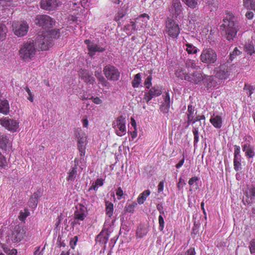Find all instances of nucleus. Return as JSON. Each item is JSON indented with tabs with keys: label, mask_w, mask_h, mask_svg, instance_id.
I'll list each match as a JSON object with an SVG mask.
<instances>
[{
	"label": "nucleus",
	"mask_w": 255,
	"mask_h": 255,
	"mask_svg": "<svg viewBox=\"0 0 255 255\" xmlns=\"http://www.w3.org/2000/svg\"><path fill=\"white\" fill-rule=\"evenodd\" d=\"M150 191L149 190H146L141 193L137 198V201L139 204H142L145 201L147 197L150 194Z\"/></svg>",
	"instance_id": "24"
},
{
	"label": "nucleus",
	"mask_w": 255,
	"mask_h": 255,
	"mask_svg": "<svg viewBox=\"0 0 255 255\" xmlns=\"http://www.w3.org/2000/svg\"><path fill=\"white\" fill-rule=\"evenodd\" d=\"M77 166L75 165L74 167H72V169L68 173L69 175L67 177L68 181H74L76 178L77 175Z\"/></svg>",
	"instance_id": "28"
},
{
	"label": "nucleus",
	"mask_w": 255,
	"mask_h": 255,
	"mask_svg": "<svg viewBox=\"0 0 255 255\" xmlns=\"http://www.w3.org/2000/svg\"><path fill=\"white\" fill-rule=\"evenodd\" d=\"M87 143V136L86 134H82V136L78 140V147L80 152L81 156H84L85 154V150Z\"/></svg>",
	"instance_id": "19"
},
{
	"label": "nucleus",
	"mask_w": 255,
	"mask_h": 255,
	"mask_svg": "<svg viewBox=\"0 0 255 255\" xmlns=\"http://www.w3.org/2000/svg\"><path fill=\"white\" fill-rule=\"evenodd\" d=\"M12 30L15 35L18 37L25 35L28 30V24L24 21L14 22L12 25Z\"/></svg>",
	"instance_id": "7"
},
{
	"label": "nucleus",
	"mask_w": 255,
	"mask_h": 255,
	"mask_svg": "<svg viewBox=\"0 0 255 255\" xmlns=\"http://www.w3.org/2000/svg\"><path fill=\"white\" fill-rule=\"evenodd\" d=\"M136 23L135 21H130V24H127L125 26V28L127 29H129L130 27H131V30L135 31L137 29V28H136Z\"/></svg>",
	"instance_id": "52"
},
{
	"label": "nucleus",
	"mask_w": 255,
	"mask_h": 255,
	"mask_svg": "<svg viewBox=\"0 0 255 255\" xmlns=\"http://www.w3.org/2000/svg\"><path fill=\"white\" fill-rule=\"evenodd\" d=\"M74 134L78 140L82 136V134H85V133L80 128H78L75 130Z\"/></svg>",
	"instance_id": "47"
},
{
	"label": "nucleus",
	"mask_w": 255,
	"mask_h": 255,
	"mask_svg": "<svg viewBox=\"0 0 255 255\" xmlns=\"http://www.w3.org/2000/svg\"><path fill=\"white\" fill-rule=\"evenodd\" d=\"M220 26V30L228 40H233L240 29L238 18L232 12H228Z\"/></svg>",
	"instance_id": "1"
},
{
	"label": "nucleus",
	"mask_w": 255,
	"mask_h": 255,
	"mask_svg": "<svg viewBox=\"0 0 255 255\" xmlns=\"http://www.w3.org/2000/svg\"><path fill=\"white\" fill-rule=\"evenodd\" d=\"M151 80L152 77L151 76H149L145 79L144 82V85L146 86V88L149 89L151 85Z\"/></svg>",
	"instance_id": "56"
},
{
	"label": "nucleus",
	"mask_w": 255,
	"mask_h": 255,
	"mask_svg": "<svg viewBox=\"0 0 255 255\" xmlns=\"http://www.w3.org/2000/svg\"><path fill=\"white\" fill-rule=\"evenodd\" d=\"M24 230L20 226H16L14 227L11 235H8V240L12 243L20 242L24 237Z\"/></svg>",
	"instance_id": "11"
},
{
	"label": "nucleus",
	"mask_w": 255,
	"mask_h": 255,
	"mask_svg": "<svg viewBox=\"0 0 255 255\" xmlns=\"http://www.w3.org/2000/svg\"><path fill=\"white\" fill-rule=\"evenodd\" d=\"M185 184L186 183L184 180L182 178H180L177 185L178 190H181Z\"/></svg>",
	"instance_id": "55"
},
{
	"label": "nucleus",
	"mask_w": 255,
	"mask_h": 255,
	"mask_svg": "<svg viewBox=\"0 0 255 255\" xmlns=\"http://www.w3.org/2000/svg\"><path fill=\"white\" fill-rule=\"evenodd\" d=\"M159 222V229L160 231H162L164 228V221L162 215H159L158 217Z\"/></svg>",
	"instance_id": "51"
},
{
	"label": "nucleus",
	"mask_w": 255,
	"mask_h": 255,
	"mask_svg": "<svg viewBox=\"0 0 255 255\" xmlns=\"http://www.w3.org/2000/svg\"><path fill=\"white\" fill-rule=\"evenodd\" d=\"M127 13L124 12L123 10L119 11L118 15L115 17V19L116 21H119L120 19L123 18Z\"/></svg>",
	"instance_id": "50"
},
{
	"label": "nucleus",
	"mask_w": 255,
	"mask_h": 255,
	"mask_svg": "<svg viewBox=\"0 0 255 255\" xmlns=\"http://www.w3.org/2000/svg\"><path fill=\"white\" fill-rule=\"evenodd\" d=\"M186 66L188 68H191L192 69H197L196 62L194 60L188 59L185 63Z\"/></svg>",
	"instance_id": "42"
},
{
	"label": "nucleus",
	"mask_w": 255,
	"mask_h": 255,
	"mask_svg": "<svg viewBox=\"0 0 255 255\" xmlns=\"http://www.w3.org/2000/svg\"><path fill=\"white\" fill-rule=\"evenodd\" d=\"M189 7L194 8L198 5V0H182Z\"/></svg>",
	"instance_id": "37"
},
{
	"label": "nucleus",
	"mask_w": 255,
	"mask_h": 255,
	"mask_svg": "<svg viewBox=\"0 0 255 255\" xmlns=\"http://www.w3.org/2000/svg\"><path fill=\"white\" fill-rule=\"evenodd\" d=\"M170 108V97L168 93H166V96L164 98V102L163 103L161 110L164 113H167Z\"/></svg>",
	"instance_id": "23"
},
{
	"label": "nucleus",
	"mask_w": 255,
	"mask_h": 255,
	"mask_svg": "<svg viewBox=\"0 0 255 255\" xmlns=\"http://www.w3.org/2000/svg\"><path fill=\"white\" fill-rule=\"evenodd\" d=\"M152 98L153 97H151V96H150L148 93L146 92L144 94L143 100H145L147 103H148Z\"/></svg>",
	"instance_id": "61"
},
{
	"label": "nucleus",
	"mask_w": 255,
	"mask_h": 255,
	"mask_svg": "<svg viewBox=\"0 0 255 255\" xmlns=\"http://www.w3.org/2000/svg\"><path fill=\"white\" fill-rule=\"evenodd\" d=\"M193 133L194 134V144L195 145V144L198 142L199 141V133H198V130L197 128H194L193 129Z\"/></svg>",
	"instance_id": "45"
},
{
	"label": "nucleus",
	"mask_w": 255,
	"mask_h": 255,
	"mask_svg": "<svg viewBox=\"0 0 255 255\" xmlns=\"http://www.w3.org/2000/svg\"><path fill=\"white\" fill-rule=\"evenodd\" d=\"M236 66L232 64L229 67L226 64L220 65L215 69L216 76L220 79H225L228 78L231 73L235 72Z\"/></svg>",
	"instance_id": "5"
},
{
	"label": "nucleus",
	"mask_w": 255,
	"mask_h": 255,
	"mask_svg": "<svg viewBox=\"0 0 255 255\" xmlns=\"http://www.w3.org/2000/svg\"><path fill=\"white\" fill-rule=\"evenodd\" d=\"M210 122L216 128H220L222 126V119L220 116H216L210 119Z\"/></svg>",
	"instance_id": "26"
},
{
	"label": "nucleus",
	"mask_w": 255,
	"mask_h": 255,
	"mask_svg": "<svg viewBox=\"0 0 255 255\" xmlns=\"http://www.w3.org/2000/svg\"><path fill=\"white\" fill-rule=\"evenodd\" d=\"M240 51L237 49V48H235L232 53L230 54V59L232 60L233 58H234L235 56L240 55Z\"/></svg>",
	"instance_id": "58"
},
{
	"label": "nucleus",
	"mask_w": 255,
	"mask_h": 255,
	"mask_svg": "<svg viewBox=\"0 0 255 255\" xmlns=\"http://www.w3.org/2000/svg\"><path fill=\"white\" fill-rule=\"evenodd\" d=\"M36 52V46L33 40L23 43L19 51L20 57L25 62L31 60L34 57Z\"/></svg>",
	"instance_id": "2"
},
{
	"label": "nucleus",
	"mask_w": 255,
	"mask_h": 255,
	"mask_svg": "<svg viewBox=\"0 0 255 255\" xmlns=\"http://www.w3.org/2000/svg\"><path fill=\"white\" fill-rule=\"evenodd\" d=\"M116 194L119 197L118 198V199L120 200L121 198V197L123 195V191L121 187H119L117 190Z\"/></svg>",
	"instance_id": "60"
},
{
	"label": "nucleus",
	"mask_w": 255,
	"mask_h": 255,
	"mask_svg": "<svg viewBox=\"0 0 255 255\" xmlns=\"http://www.w3.org/2000/svg\"><path fill=\"white\" fill-rule=\"evenodd\" d=\"M126 118L123 116H119L116 121L113 122V127L116 129V132L118 135L121 136L126 134Z\"/></svg>",
	"instance_id": "9"
},
{
	"label": "nucleus",
	"mask_w": 255,
	"mask_h": 255,
	"mask_svg": "<svg viewBox=\"0 0 255 255\" xmlns=\"http://www.w3.org/2000/svg\"><path fill=\"white\" fill-rule=\"evenodd\" d=\"M165 32L168 36L176 38L180 33V29L179 25L174 20L168 18L166 21Z\"/></svg>",
	"instance_id": "6"
},
{
	"label": "nucleus",
	"mask_w": 255,
	"mask_h": 255,
	"mask_svg": "<svg viewBox=\"0 0 255 255\" xmlns=\"http://www.w3.org/2000/svg\"><path fill=\"white\" fill-rule=\"evenodd\" d=\"M90 99H92L93 102L96 104H100L102 103V101L99 97H92Z\"/></svg>",
	"instance_id": "63"
},
{
	"label": "nucleus",
	"mask_w": 255,
	"mask_h": 255,
	"mask_svg": "<svg viewBox=\"0 0 255 255\" xmlns=\"http://www.w3.org/2000/svg\"><path fill=\"white\" fill-rule=\"evenodd\" d=\"M196 253L194 248H190L186 252V255H195Z\"/></svg>",
	"instance_id": "64"
},
{
	"label": "nucleus",
	"mask_w": 255,
	"mask_h": 255,
	"mask_svg": "<svg viewBox=\"0 0 255 255\" xmlns=\"http://www.w3.org/2000/svg\"><path fill=\"white\" fill-rule=\"evenodd\" d=\"M246 155L249 158H253L255 156V152L254 151L253 148L252 147L247 149V150L245 152Z\"/></svg>",
	"instance_id": "49"
},
{
	"label": "nucleus",
	"mask_w": 255,
	"mask_h": 255,
	"mask_svg": "<svg viewBox=\"0 0 255 255\" xmlns=\"http://www.w3.org/2000/svg\"><path fill=\"white\" fill-rule=\"evenodd\" d=\"M148 93L151 97H157L160 95L162 93L161 91L155 87H152L148 91Z\"/></svg>",
	"instance_id": "34"
},
{
	"label": "nucleus",
	"mask_w": 255,
	"mask_h": 255,
	"mask_svg": "<svg viewBox=\"0 0 255 255\" xmlns=\"http://www.w3.org/2000/svg\"><path fill=\"white\" fill-rule=\"evenodd\" d=\"M186 51L189 54H195L197 52V48L191 44H186Z\"/></svg>",
	"instance_id": "39"
},
{
	"label": "nucleus",
	"mask_w": 255,
	"mask_h": 255,
	"mask_svg": "<svg viewBox=\"0 0 255 255\" xmlns=\"http://www.w3.org/2000/svg\"><path fill=\"white\" fill-rule=\"evenodd\" d=\"M29 215V212L27 209H24L23 211H21L19 213V215L18 216L19 219L21 221H23L27 216Z\"/></svg>",
	"instance_id": "40"
},
{
	"label": "nucleus",
	"mask_w": 255,
	"mask_h": 255,
	"mask_svg": "<svg viewBox=\"0 0 255 255\" xmlns=\"http://www.w3.org/2000/svg\"><path fill=\"white\" fill-rule=\"evenodd\" d=\"M85 43L87 45L89 54L91 56L94 55L97 52H102L106 50L105 48L100 47L97 44L91 42L89 39L85 40Z\"/></svg>",
	"instance_id": "15"
},
{
	"label": "nucleus",
	"mask_w": 255,
	"mask_h": 255,
	"mask_svg": "<svg viewBox=\"0 0 255 255\" xmlns=\"http://www.w3.org/2000/svg\"><path fill=\"white\" fill-rule=\"evenodd\" d=\"M203 82L207 88H212L216 86L217 82L213 76L204 75L203 76Z\"/></svg>",
	"instance_id": "21"
},
{
	"label": "nucleus",
	"mask_w": 255,
	"mask_h": 255,
	"mask_svg": "<svg viewBox=\"0 0 255 255\" xmlns=\"http://www.w3.org/2000/svg\"><path fill=\"white\" fill-rule=\"evenodd\" d=\"M9 111V105L6 100L1 101L0 103V113L6 114Z\"/></svg>",
	"instance_id": "25"
},
{
	"label": "nucleus",
	"mask_w": 255,
	"mask_h": 255,
	"mask_svg": "<svg viewBox=\"0 0 255 255\" xmlns=\"http://www.w3.org/2000/svg\"><path fill=\"white\" fill-rule=\"evenodd\" d=\"M80 78L83 80L87 84H94L95 82V78L92 76V74L86 69H81L79 71Z\"/></svg>",
	"instance_id": "14"
},
{
	"label": "nucleus",
	"mask_w": 255,
	"mask_h": 255,
	"mask_svg": "<svg viewBox=\"0 0 255 255\" xmlns=\"http://www.w3.org/2000/svg\"><path fill=\"white\" fill-rule=\"evenodd\" d=\"M49 36L51 37L52 40L53 38H57L59 36V29H53L50 31L49 32L46 34Z\"/></svg>",
	"instance_id": "38"
},
{
	"label": "nucleus",
	"mask_w": 255,
	"mask_h": 255,
	"mask_svg": "<svg viewBox=\"0 0 255 255\" xmlns=\"http://www.w3.org/2000/svg\"><path fill=\"white\" fill-rule=\"evenodd\" d=\"M245 49L246 52L250 55H252L255 52L254 45L250 43L245 45Z\"/></svg>",
	"instance_id": "41"
},
{
	"label": "nucleus",
	"mask_w": 255,
	"mask_h": 255,
	"mask_svg": "<svg viewBox=\"0 0 255 255\" xmlns=\"http://www.w3.org/2000/svg\"><path fill=\"white\" fill-rule=\"evenodd\" d=\"M41 7L47 10H54L57 6L56 0H41Z\"/></svg>",
	"instance_id": "16"
},
{
	"label": "nucleus",
	"mask_w": 255,
	"mask_h": 255,
	"mask_svg": "<svg viewBox=\"0 0 255 255\" xmlns=\"http://www.w3.org/2000/svg\"><path fill=\"white\" fill-rule=\"evenodd\" d=\"M86 215L83 212H80L77 211L74 213V221L72 223L73 224H76L77 223L76 220L83 221L85 219Z\"/></svg>",
	"instance_id": "32"
},
{
	"label": "nucleus",
	"mask_w": 255,
	"mask_h": 255,
	"mask_svg": "<svg viewBox=\"0 0 255 255\" xmlns=\"http://www.w3.org/2000/svg\"><path fill=\"white\" fill-rule=\"evenodd\" d=\"M7 32V28L3 24L0 23V41L3 40Z\"/></svg>",
	"instance_id": "31"
},
{
	"label": "nucleus",
	"mask_w": 255,
	"mask_h": 255,
	"mask_svg": "<svg viewBox=\"0 0 255 255\" xmlns=\"http://www.w3.org/2000/svg\"><path fill=\"white\" fill-rule=\"evenodd\" d=\"M244 4L246 7L250 9H255V0H244Z\"/></svg>",
	"instance_id": "36"
},
{
	"label": "nucleus",
	"mask_w": 255,
	"mask_h": 255,
	"mask_svg": "<svg viewBox=\"0 0 255 255\" xmlns=\"http://www.w3.org/2000/svg\"><path fill=\"white\" fill-rule=\"evenodd\" d=\"M0 124L9 130L15 131L18 127V123L16 121L7 118L1 119Z\"/></svg>",
	"instance_id": "13"
},
{
	"label": "nucleus",
	"mask_w": 255,
	"mask_h": 255,
	"mask_svg": "<svg viewBox=\"0 0 255 255\" xmlns=\"http://www.w3.org/2000/svg\"><path fill=\"white\" fill-rule=\"evenodd\" d=\"M149 16L146 13L140 15L135 19V22L139 25L140 27L144 28L146 26Z\"/></svg>",
	"instance_id": "22"
},
{
	"label": "nucleus",
	"mask_w": 255,
	"mask_h": 255,
	"mask_svg": "<svg viewBox=\"0 0 255 255\" xmlns=\"http://www.w3.org/2000/svg\"><path fill=\"white\" fill-rule=\"evenodd\" d=\"M241 159L240 156H234V169L236 171H239L241 169Z\"/></svg>",
	"instance_id": "35"
},
{
	"label": "nucleus",
	"mask_w": 255,
	"mask_h": 255,
	"mask_svg": "<svg viewBox=\"0 0 255 255\" xmlns=\"http://www.w3.org/2000/svg\"><path fill=\"white\" fill-rule=\"evenodd\" d=\"M7 165L5 158L0 153V167L5 168Z\"/></svg>",
	"instance_id": "48"
},
{
	"label": "nucleus",
	"mask_w": 255,
	"mask_h": 255,
	"mask_svg": "<svg viewBox=\"0 0 255 255\" xmlns=\"http://www.w3.org/2000/svg\"><path fill=\"white\" fill-rule=\"evenodd\" d=\"M182 6L180 0H173L169 11L175 18L180 17L182 14Z\"/></svg>",
	"instance_id": "12"
},
{
	"label": "nucleus",
	"mask_w": 255,
	"mask_h": 255,
	"mask_svg": "<svg viewBox=\"0 0 255 255\" xmlns=\"http://www.w3.org/2000/svg\"><path fill=\"white\" fill-rule=\"evenodd\" d=\"M217 55L212 48L203 49L200 55V60L209 66H215L217 64Z\"/></svg>",
	"instance_id": "3"
},
{
	"label": "nucleus",
	"mask_w": 255,
	"mask_h": 255,
	"mask_svg": "<svg viewBox=\"0 0 255 255\" xmlns=\"http://www.w3.org/2000/svg\"><path fill=\"white\" fill-rule=\"evenodd\" d=\"M95 76L101 82H103V81H105V78L101 74V71H96L95 72Z\"/></svg>",
	"instance_id": "54"
},
{
	"label": "nucleus",
	"mask_w": 255,
	"mask_h": 255,
	"mask_svg": "<svg viewBox=\"0 0 255 255\" xmlns=\"http://www.w3.org/2000/svg\"><path fill=\"white\" fill-rule=\"evenodd\" d=\"M103 72L106 78L110 80L117 81L120 77V72L114 66L107 65L104 67Z\"/></svg>",
	"instance_id": "10"
},
{
	"label": "nucleus",
	"mask_w": 255,
	"mask_h": 255,
	"mask_svg": "<svg viewBox=\"0 0 255 255\" xmlns=\"http://www.w3.org/2000/svg\"><path fill=\"white\" fill-rule=\"evenodd\" d=\"M137 205L136 203H133L131 204L128 205L125 207V211L126 212L133 213L134 211V208Z\"/></svg>",
	"instance_id": "43"
},
{
	"label": "nucleus",
	"mask_w": 255,
	"mask_h": 255,
	"mask_svg": "<svg viewBox=\"0 0 255 255\" xmlns=\"http://www.w3.org/2000/svg\"><path fill=\"white\" fill-rule=\"evenodd\" d=\"M187 81L193 83L198 84L203 79V75L198 72L195 71L191 74H189L188 78H186Z\"/></svg>",
	"instance_id": "18"
},
{
	"label": "nucleus",
	"mask_w": 255,
	"mask_h": 255,
	"mask_svg": "<svg viewBox=\"0 0 255 255\" xmlns=\"http://www.w3.org/2000/svg\"><path fill=\"white\" fill-rule=\"evenodd\" d=\"M106 214L109 217H111L113 214L114 210V205L113 204L109 201L106 202Z\"/></svg>",
	"instance_id": "29"
},
{
	"label": "nucleus",
	"mask_w": 255,
	"mask_h": 255,
	"mask_svg": "<svg viewBox=\"0 0 255 255\" xmlns=\"http://www.w3.org/2000/svg\"><path fill=\"white\" fill-rule=\"evenodd\" d=\"M35 23L43 29H46L51 28L55 21L47 15H38L35 19Z\"/></svg>",
	"instance_id": "8"
},
{
	"label": "nucleus",
	"mask_w": 255,
	"mask_h": 255,
	"mask_svg": "<svg viewBox=\"0 0 255 255\" xmlns=\"http://www.w3.org/2000/svg\"><path fill=\"white\" fill-rule=\"evenodd\" d=\"M42 196V192L40 190L35 192L30 197L28 204L32 209H35L38 204V198Z\"/></svg>",
	"instance_id": "17"
},
{
	"label": "nucleus",
	"mask_w": 255,
	"mask_h": 255,
	"mask_svg": "<svg viewBox=\"0 0 255 255\" xmlns=\"http://www.w3.org/2000/svg\"><path fill=\"white\" fill-rule=\"evenodd\" d=\"M25 90L29 96L27 97V99L29 101H30L31 102H33V99H34L33 98L34 95L32 94V93L31 92V91L30 90V89H29V88L28 87H26L25 88Z\"/></svg>",
	"instance_id": "53"
},
{
	"label": "nucleus",
	"mask_w": 255,
	"mask_h": 255,
	"mask_svg": "<svg viewBox=\"0 0 255 255\" xmlns=\"http://www.w3.org/2000/svg\"><path fill=\"white\" fill-rule=\"evenodd\" d=\"M8 142V139L6 135H0V147L2 149L6 148L7 144Z\"/></svg>",
	"instance_id": "33"
},
{
	"label": "nucleus",
	"mask_w": 255,
	"mask_h": 255,
	"mask_svg": "<svg viewBox=\"0 0 255 255\" xmlns=\"http://www.w3.org/2000/svg\"><path fill=\"white\" fill-rule=\"evenodd\" d=\"M34 43L36 47L41 50H46L52 46L53 40L51 37L45 33L38 35L34 41Z\"/></svg>",
	"instance_id": "4"
},
{
	"label": "nucleus",
	"mask_w": 255,
	"mask_h": 255,
	"mask_svg": "<svg viewBox=\"0 0 255 255\" xmlns=\"http://www.w3.org/2000/svg\"><path fill=\"white\" fill-rule=\"evenodd\" d=\"M246 197V202L251 204L255 202V188L251 187L248 188L245 193Z\"/></svg>",
	"instance_id": "20"
},
{
	"label": "nucleus",
	"mask_w": 255,
	"mask_h": 255,
	"mask_svg": "<svg viewBox=\"0 0 255 255\" xmlns=\"http://www.w3.org/2000/svg\"><path fill=\"white\" fill-rule=\"evenodd\" d=\"M187 118L189 120L191 119V117H194V108L192 107L191 105H189L188 106V110H187Z\"/></svg>",
	"instance_id": "44"
},
{
	"label": "nucleus",
	"mask_w": 255,
	"mask_h": 255,
	"mask_svg": "<svg viewBox=\"0 0 255 255\" xmlns=\"http://www.w3.org/2000/svg\"><path fill=\"white\" fill-rule=\"evenodd\" d=\"M141 82V76L140 73H138L134 76L131 84L134 88H137Z\"/></svg>",
	"instance_id": "30"
},
{
	"label": "nucleus",
	"mask_w": 255,
	"mask_h": 255,
	"mask_svg": "<svg viewBox=\"0 0 255 255\" xmlns=\"http://www.w3.org/2000/svg\"><path fill=\"white\" fill-rule=\"evenodd\" d=\"M3 251L8 255H16L17 254V251L14 249L10 250L8 248L4 247L3 248Z\"/></svg>",
	"instance_id": "46"
},
{
	"label": "nucleus",
	"mask_w": 255,
	"mask_h": 255,
	"mask_svg": "<svg viewBox=\"0 0 255 255\" xmlns=\"http://www.w3.org/2000/svg\"><path fill=\"white\" fill-rule=\"evenodd\" d=\"M250 250L251 254L255 253V239H253L251 241Z\"/></svg>",
	"instance_id": "57"
},
{
	"label": "nucleus",
	"mask_w": 255,
	"mask_h": 255,
	"mask_svg": "<svg viewBox=\"0 0 255 255\" xmlns=\"http://www.w3.org/2000/svg\"><path fill=\"white\" fill-rule=\"evenodd\" d=\"M157 209L161 214H164L163 207L161 204H158L156 206Z\"/></svg>",
	"instance_id": "62"
},
{
	"label": "nucleus",
	"mask_w": 255,
	"mask_h": 255,
	"mask_svg": "<svg viewBox=\"0 0 255 255\" xmlns=\"http://www.w3.org/2000/svg\"><path fill=\"white\" fill-rule=\"evenodd\" d=\"M235 152H234V156H240V147L239 146L235 145Z\"/></svg>",
	"instance_id": "59"
},
{
	"label": "nucleus",
	"mask_w": 255,
	"mask_h": 255,
	"mask_svg": "<svg viewBox=\"0 0 255 255\" xmlns=\"http://www.w3.org/2000/svg\"><path fill=\"white\" fill-rule=\"evenodd\" d=\"M175 74L177 78L186 81V78H188L189 76V74L184 72V70L182 69H177L175 72Z\"/></svg>",
	"instance_id": "27"
}]
</instances>
